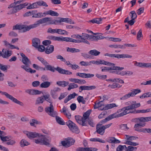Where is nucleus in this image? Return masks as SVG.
I'll return each mask as SVG.
<instances>
[{"mask_svg":"<svg viewBox=\"0 0 151 151\" xmlns=\"http://www.w3.org/2000/svg\"><path fill=\"white\" fill-rule=\"evenodd\" d=\"M37 2L33 3L32 4H30V5L27 6V9H31L36 8H37Z\"/></svg>","mask_w":151,"mask_h":151,"instance_id":"50","label":"nucleus"},{"mask_svg":"<svg viewBox=\"0 0 151 151\" xmlns=\"http://www.w3.org/2000/svg\"><path fill=\"white\" fill-rule=\"evenodd\" d=\"M121 86L119 85V84L118 83H114L112 85H109L108 87L112 89L115 88H120Z\"/></svg>","mask_w":151,"mask_h":151,"instance_id":"51","label":"nucleus"},{"mask_svg":"<svg viewBox=\"0 0 151 151\" xmlns=\"http://www.w3.org/2000/svg\"><path fill=\"white\" fill-rule=\"evenodd\" d=\"M44 14L45 15H50L52 16L58 17L59 16V14L58 13L52 10H49L44 12Z\"/></svg>","mask_w":151,"mask_h":151,"instance_id":"29","label":"nucleus"},{"mask_svg":"<svg viewBox=\"0 0 151 151\" xmlns=\"http://www.w3.org/2000/svg\"><path fill=\"white\" fill-rule=\"evenodd\" d=\"M129 106H125V110L126 115L129 113L137 114L140 113V110H137L134 111L131 110L139 107L140 106V104L139 103H136L135 101L129 102Z\"/></svg>","mask_w":151,"mask_h":151,"instance_id":"1","label":"nucleus"},{"mask_svg":"<svg viewBox=\"0 0 151 151\" xmlns=\"http://www.w3.org/2000/svg\"><path fill=\"white\" fill-rule=\"evenodd\" d=\"M61 89L59 87H55L53 89L51 90L50 94L52 97L54 99L56 98L58 96L57 92H60Z\"/></svg>","mask_w":151,"mask_h":151,"instance_id":"14","label":"nucleus"},{"mask_svg":"<svg viewBox=\"0 0 151 151\" xmlns=\"http://www.w3.org/2000/svg\"><path fill=\"white\" fill-rule=\"evenodd\" d=\"M0 93L2 95H5L7 98L10 99L13 102L18 104L21 106H23V104L22 102L18 100L17 99L14 98L12 96L9 95L7 92L0 91Z\"/></svg>","mask_w":151,"mask_h":151,"instance_id":"7","label":"nucleus"},{"mask_svg":"<svg viewBox=\"0 0 151 151\" xmlns=\"http://www.w3.org/2000/svg\"><path fill=\"white\" fill-rule=\"evenodd\" d=\"M54 47L52 45H50L46 47L45 53L47 54H49L52 53L54 51Z\"/></svg>","mask_w":151,"mask_h":151,"instance_id":"30","label":"nucleus"},{"mask_svg":"<svg viewBox=\"0 0 151 151\" xmlns=\"http://www.w3.org/2000/svg\"><path fill=\"white\" fill-rule=\"evenodd\" d=\"M44 100L43 96L38 97L36 101L35 104L37 105L40 104H42Z\"/></svg>","mask_w":151,"mask_h":151,"instance_id":"43","label":"nucleus"},{"mask_svg":"<svg viewBox=\"0 0 151 151\" xmlns=\"http://www.w3.org/2000/svg\"><path fill=\"white\" fill-rule=\"evenodd\" d=\"M25 92L31 95H36L40 94L42 92L36 89H27L25 91Z\"/></svg>","mask_w":151,"mask_h":151,"instance_id":"17","label":"nucleus"},{"mask_svg":"<svg viewBox=\"0 0 151 151\" xmlns=\"http://www.w3.org/2000/svg\"><path fill=\"white\" fill-rule=\"evenodd\" d=\"M149 97H151V92L144 93L142 96H140L139 98L140 99H143Z\"/></svg>","mask_w":151,"mask_h":151,"instance_id":"48","label":"nucleus"},{"mask_svg":"<svg viewBox=\"0 0 151 151\" xmlns=\"http://www.w3.org/2000/svg\"><path fill=\"white\" fill-rule=\"evenodd\" d=\"M28 3H25L23 4H21L19 5L16 6L18 11H19L23 8H24L25 6L28 5Z\"/></svg>","mask_w":151,"mask_h":151,"instance_id":"41","label":"nucleus"},{"mask_svg":"<svg viewBox=\"0 0 151 151\" xmlns=\"http://www.w3.org/2000/svg\"><path fill=\"white\" fill-rule=\"evenodd\" d=\"M125 139L128 140V141H132L134 139H136V138H138L137 137H135L134 136H130L126 135H125Z\"/></svg>","mask_w":151,"mask_h":151,"instance_id":"59","label":"nucleus"},{"mask_svg":"<svg viewBox=\"0 0 151 151\" xmlns=\"http://www.w3.org/2000/svg\"><path fill=\"white\" fill-rule=\"evenodd\" d=\"M44 13L38 12L37 14H33L32 16L33 18H41L44 17Z\"/></svg>","mask_w":151,"mask_h":151,"instance_id":"54","label":"nucleus"},{"mask_svg":"<svg viewBox=\"0 0 151 151\" xmlns=\"http://www.w3.org/2000/svg\"><path fill=\"white\" fill-rule=\"evenodd\" d=\"M26 134L27 137L30 139L37 138L42 136L41 134L35 132H27Z\"/></svg>","mask_w":151,"mask_h":151,"instance_id":"12","label":"nucleus"},{"mask_svg":"<svg viewBox=\"0 0 151 151\" xmlns=\"http://www.w3.org/2000/svg\"><path fill=\"white\" fill-rule=\"evenodd\" d=\"M145 123H136L134 125V128L135 129V131L140 132V131H141V129H139V127H144L145 125Z\"/></svg>","mask_w":151,"mask_h":151,"instance_id":"27","label":"nucleus"},{"mask_svg":"<svg viewBox=\"0 0 151 151\" xmlns=\"http://www.w3.org/2000/svg\"><path fill=\"white\" fill-rule=\"evenodd\" d=\"M56 70L60 74L66 75H70L72 74V73L69 70L63 69L58 67H57Z\"/></svg>","mask_w":151,"mask_h":151,"instance_id":"19","label":"nucleus"},{"mask_svg":"<svg viewBox=\"0 0 151 151\" xmlns=\"http://www.w3.org/2000/svg\"><path fill=\"white\" fill-rule=\"evenodd\" d=\"M65 41L76 43H80L81 42V41H80V40H76L69 37H65Z\"/></svg>","mask_w":151,"mask_h":151,"instance_id":"32","label":"nucleus"},{"mask_svg":"<svg viewBox=\"0 0 151 151\" xmlns=\"http://www.w3.org/2000/svg\"><path fill=\"white\" fill-rule=\"evenodd\" d=\"M57 33L59 35H64L65 34H67V32L65 30L57 29Z\"/></svg>","mask_w":151,"mask_h":151,"instance_id":"46","label":"nucleus"},{"mask_svg":"<svg viewBox=\"0 0 151 151\" xmlns=\"http://www.w3.org/2000/svg\"><path fill=\"white\" fill-rule=\"evenodd\" d=\"M50 85V82L48 81H45L40 84V87L42 88H47L49 87Z\"/></svg>","mask_w":151,"mask_h":151,"instance_id":"37","label":"nucleus"},{"mask_svg":"<svg viewBox=\"0 0 151 151\" xmlns=\"http://www.w3.org/2000/svg\"><path fill=\"white\" fill-rule=\"evenodd\" d=\"M24 25H18L17 24L16 25L14 26L13 27V30L19 29L22 30V28H23Z\"/></svg>","mask_w":151,"mask_h":151,"instance_id":"53","label":"nucleus"},{"mask_svg":"<svg viewBox=\"0 0 151 151\" xmlns=\"http://www.w3.org/2000/svg\"><path fill=\"white\" fill-rule=\"evenodd\" d=\"M91 113V111L90 110H88L86 112L84 113L83 114V117L88 119V117Z\"/></svg>","mask_w":151,"mask_h":151,"instance_id":"64","label":"nucleus"},{"mask_svg":"<svg viewBox=\"0 0 151 151\" xmlns=\"http://www.w3.org/2000/svg\"><path fill=\"white\" fill-rule=\"evenodd\" d=\"M87 119L88 120V119L82 117L81 121V123L80 125L83 126H87V125L86 123Z\"/></svg>","mask_w":151,"mask_h":151,"instance_id":"62","label":"nucleus"},{"mask_svg":"<svg viewBox=\"0 0 151 151\" xmlns=\"http://www.w3.org/2000/svg\"><path fill=\"white\" fill-rule=\"evenodd\" d=\"M102 20L101 18L99 19H93L91 20H90L89 22H92L93 23H97V24H99L100 23V22Z\"/></svg>","mask_w":151,"mask_h":151,"instance_id":"56","label":"nucleus"},{"mask_svg":"<svg viewBox=\"0 0 151 151\" xmlns=\"http://www.w3.org/2000/svg\"><path fill=\"white\" fill-rule=\"evenodd\" d=\"M67 51L70 52L72 53H74L76 52H80L81 51L80 50L74 48H70L67 47L66 48Z\"/></svg>","mask_w":151,"mask_h":151,"instance_id":"33","label":"nucleus"},{"mask_svg":"<svg viewBox=\"0 0 151 151\" xmlns=\"http://www.w3.org/2000/svg\"><path fill=\"white\" fill-rule=\"evenodd\" d=\"M34 24H32L28 26H26L24 25L23 28L22 29L21 31L22 32H24L26 31H29L31 29L35 28Z\"/></svg>","mask_w":151,"mask_h":151,"instance_id":"31","label":"nucleus"},{"mask_svg":"<svg viewBox=\"0 0 151 151\" xmlns=\"http://www.w3.org/2000/svg\"><path fill=\"white\" fill-rule=\"evenodd\" d=\"M81 36V40H80V41L82 42H81V43L83 42L89 45L90 44L89 42L86 40L91 39V35H89L87 34L82 33V35Z\"/></svg>","mask_w":151,"mask_h":151,"instance_id":"11","label":"nucleus"},{"mask_svg":"<svg viewBox=\"0 0 151 151\" xmlns=\"http://www.w3.org/2000/svg\"><path fill=\"white\" fill-rule=\"evenodd\" d=\"M75 142V139L71 137L66 139L65 140L61 142V144L63 146L66 147H68L74 144Z\"/></svg>","mask_w":151,"mask_h":151,"instance_id":"9","label":"nucleus"},{"mask_svg":"<svg viewBox=\"0 0 151 151\" xmlns=\"http://www.w3.org/2000/svg\"><path fill=\"white\" fill-rule=\"evenodd\" d=\"M147 120V118L146 117H142L133 119L132 121V122L135 123H137L139 122V123H141L147 122L146 121Z\"/></svg>","mask_w":151,"mask_h":151,"instance_id":"21","label":"nucleus"},{"mask_svg":"<svg viewBox=\"0 0 151 151\" xmlns=\"http://www.w3.org/2000/svg\"><path fill=\"white\" fill-rule=\"evenodd\" d=\"M32 45L36 48L40 45V40L38 38H35L32 39Z\"/></svg>","mask_w":151,"mask_h":151,"instance_id":"28","label":"nucleus"},{"mask_svg":"<svg viewBox=\"0 0 151 151\" xmlns=\"http://www.w3.org/2000/svg\"><path fill=\"white\" fill-rule=\"evenodd\" d=\"M104 56H109L111 58H116L118 59L121 58H131L132 56L127 54H115L106 53L104 54Z\"/></svg>","mask_w":151,"mask_h":151,"instance_id":"6","label":"nucleus"},{"mask_svg":"<svg viewBox=\"0 0 151 151\" xmlns=\"http://www.w3.org/2000/svg\"><path fill=\"white\" fill-rule=\"evenodd\" d=\"M45 68L47 70H49L51 71L52 72H54L55 70H56V68H55L54 67L52 66L51 65H47L46 66Z\"/></svg>","mask_w":151,"mask_h":151,"instance_id":"45","label":"nucleus"},{"mask_svg":"<svg viewBox=\"0 0 151 151\" xmlns=\"http://www.w3.org/2000/svg\"><path fill=\"white\" fill-rule=\"evenodd\" d=\"M22 62L24 65H27L31 64L30 61L27 57L22 59Z\"/></svg>","mask_w":151,"mask_h":151,"instance_id":"58","label":"nucleus"},{"mask_svg":"<svg viewBox=\"0 0 151 151\" xmlns=\"http://www.w3.org/2000/svg\"><path fill=\"white\" fill-rule=\"evenodd\" d=\"M124 69V67H120L117 66H114L112 67H104V68H102L101 71L104 72L106 70H122Z\"/></svg>","mask_w":151,"mask_h":151,"instance_id":"16","label":"nucleus"},{"mask_svg":"<svg viewBox=\"0 0 151 151\" xmlns=\"http://www.w3.org/2000/svg\"><path fill=\"white\" fill-rule=\"evenodd\" d=\"M90 140L91 141L99 142H101L102 143H104L105 142L104 140H103L102 139H100L99 138H91L90 139Z\"/></svg>","mask_w":151,"mask_h":151,"instance_id":"47","label":"nucleus"},{"mask_svg":"<svg viewBox=\"0 0 151 151\" xmlns=\"http://www.w3.org/2000/svg\"><path fill=\"white\" fill-rule=\"evenodd\" d=\"M12 7H13V8L11 10L10 13L11 14L14 13L18 11L17 8H16V7L15 6V5H14V4H11L10 6H9L8 8H10Z\"/></svg>","mask_w":151,"mask_h":151,"instance_id":"35","label":"nucleus"},{"mask_svg":"<svg viewBox=\"0 0 151 151\" xmlns=\"http://www.w3.org/2000/svg\"><path fill=\"white\" fill-rule=\"evenodd\" d=\"M45 112L50 116L53 117H55L57 115V112L54 111V107L52 103L50 105V106H47L45 109Z\"/></svg>","mask_w":151,"mask_h":151,"instance_id":"8","label":"nucleus"},{"mask_svg":"<svg viewBox=\"0 0 151 151\" xmlns=\"http://www.w3.org/2000/svg\"><path fill=\"white\" fill-rule=\"evenodd\" d=\"M36 48L40 52H44L45 49L44 46L43 45H40Z\"/></svg>","mask_w":151,"mask_h":151,"instance_id":"63","label":"nucleus"},{"mask_svg":"<svg viewBox=\"0 0 151 151\" xmlns=\"http://www.w3.org/2000/svg\"><path fill=\"white\" fill-rule=\"evenodd\" d=\"M117 106L115 104L112 103L107 104L105 106L104 109L105 110H108L109 109H112L115 107H117Z\"/></svg>","mask_w":151,"mask_h":151,"instance_id":"39","label":"nucleus"},{"mask_svg":"<svg viewBox=\"0 0 151 151\" xmlns=\"http://www.w3.org/2000/svg\"><path fill=\"white\" fill-rule=\"evenodd\" d=\"M66 124L72 132L76 134L80 132L79 130L76 125L70 120L67 122Z\"/></svg>","mask_w":151,"mask_h":151,"instance_id":"5","label":"nucleus"},{"mask_svg":"<svg viewBox=\"0 0 151 151\" xmlns=\"http://www.w3.org/2000/svg\"><path fill=\"white\" fill-rule=\"evenodd\" d=\"M75 117L76 122L80 124L82 117L79 115H76Z\"/></svg>","mask_w":151,"mask_h":151,"instance_id":"61","label":"nucleus"},{"mask_svg":"<svg viewBox=\"0 0 151 151\" xmlns=\"http://www.w3.org/2000/svg\"><path fill=\"white\" fill-rule=\"evenodd\" d=\"M32 66H33V68L35 69H36L37 70H45V68L40 67L39 65H38L35 64H33L32 65Z\"/></svg>","mask_w":151,"mask_h":151,"instance_id":"55","label":"nucleus"},{"mask_svg":"<svg viewBox=\"0 0 151 151\" xmlns=\"http://www.w3.org/2000/svg\"><path fill=\"white\" fill-rule=\"evenodd\" d=\"M76 150L77 151H96L97 150V149L95 148L79 147Z\"/></svg>","mask_w":151,"mask_h":151,"instance_id":"22","label":"nucleus"},{"mask_svg":"<svg viewBox=\"0 0 151 151\" xmlns=\"http://www.w3.org/2000/svg\"><path fill=\"white\" fill-rule=\"evenodd\" d=\"M125 115L126 114L124 107L122 109H118L116 112L110 115L107 117L109 121L114 118L121 117Z\"/></svg>","mask_w":151,"mask_h":151,"instance_id":"4","label":"nucleus"},{"mask_svg":"<svg viewBox=\"0 0 151 151\" xmlns=\"http://www.w3.org/2000/svg\"><path fill=\"white\" fill-rule=\"evenodd\" d=\"M99 126L100 127L101 126L99 124H97L96 126V131L95 132H97L98 134L102 135L104 133L105 130L102 126L101 127Z\"/></svg>","mask_w":151,"mask_h":151,"instance_id":"25","label":"nucleus"},{"mask_svg":"<svg viewBox=\"0 0 151 151\" xmlns=\"http://www.w3.org/2000/svg\"><path fill=\"white\" fill-rule=\"evenodd\" d=\"M49 19L48 20V24L61 25L62 22L72 23V20L68 18L58 17V19H52L51 17H49Z\"/></svg>","mask_w":151,"mask_h":151,"instance_id":"2","label":"nucleus"},{"mask_svg":"<svg viewBox=\"0 0 151 151\" xmlns=\"http://www.w3.org/2000/svg\"><path fill=\"white\" fill-rule=\"evenodd\" d=\"M49 38L53 40L58 41H65V37H64L63 36L58 37L51 35L49 36Z\"/></svg>","mask_w":151,"mask_h":151,"instance_id":"20","label":"nucleus"},{"mask_svg":"<svg viewBox=\"0 0 151 151\" xmlns=\"http://www.w3.org/2000/svg\"><path fill=\"white\" fill-rule=\"evenodd\" d=\"M88 53L92 55L97 56L100 54V52L94 49L89 51Z\"/></svg>","mask_w":151,"mask_h":151,"instance_id":"36","label":"nucleus"},{"mask_svg":"<svg viewBox=\"0 0 151 151\" xmlns=\"http://www.w3.org/2000/svg\"><path fill=\"white\" fill-rule=\"evenodd\" d=\"M2 57L4 58H8L12 55V51L9 50H5L4 49L2 50Z\"/></svg>","mask_w":151,"mask_h":151,"instance_id":"23","label":"nucleus"},{"mask_svg":"<svg viewBox=\"0 0 151 151\" xmlns=\"http://www.w3.org/2000/svg\"><path fill=\"white\" fill-rule=\"evenodd\" d=\"M37 5L39 6H43L45 7H47L48 5L47 3L43 1H40L37 2Z\"/></svg>","mask_w":151,"mask_h":151,"instance_id":"57","label":"nucleus"},{"mask_svg":"<svg viewBox=\"0 0 151 151\" xmlns=\"http://www.w3.org/2000/svg\"><path fill=\"white\" fill-rule=\"evenodd\" d=\"M9 65H4L0 63V69L4 71H6L8 69L10 68Z\"/></svg>","mask_w":151,"mask_h":151,"instance_id":"38","label":"nucleus"},{"mask_svg":"<svg viewBox=\"0 0 151 151\" xmlns=\"http://www.w3.org/2000/svg\"><path fill=\"white\" fill-rule=\"evenodd\" d=\"M96 87L95 86H81L79 87V91L80 92H81L83 90H90L95 89Z\"/></svg>","mask_w":151,"mask_h":151,"instance_id":"13","label":"nucleus"},{"mask_svg":"<svg viewBox=\"0 0 151 151\" xmlns=\"http://www.w3.org/2000/svg\"><path fill=\"white\" fill-rule=\"evenodd\" d=\"M107 142L111 143H119L120 141L114 137H110L106 139Z\"/></svg>","mask_w":151,"mask_h":151,"instance_id":"26","label":"nucleus"},{"mask_svg":"<svg viewBox=\"0 0 151 151\" xmlns=\"http://www.w3.org/2000/svg\"><path fill=\"white\" fill-rule=\"evenodd\" d=\"M69 83L68 82L65 81H58L56 82V84L58 85L63 87L68 86Z\"/></svg>","mask_w":151,"mask_h":151,"instance_id":"34","label":"nucleus"},{"mask_svg":"<svg viewBox=\"0 0 151 151\" xmlns=\"http://www.w3.org/2000/svg\"><path fill=\"white\" fill-rule=\"evenodd\" d=\"M49 19V17H46L44 18L40 19L38 21H36L35 23L33 24L34 25L35 27H38L40 24H42L43 23L47 22L48 19Z\"/></svg>","mask_w":151,"mask_h":151,"instance_id":"15","label":"nucleus"},{"mask_svg":"<svg viewBox=\"0 0 151 151\" xmlns=\"http://www.w3.org/2000/svg\"><path fill=\"white\" fill-rule=\"evenodd\" d=\"M141 92V90L138 89H134L131 92L126 94L120 99L121 100H124L130 98L131 96L133 97L137 93Z\"/></svg>","mask_w":151,"mask_h":151,"instance_id":"10","label":"nucleus"},{"mask_svg":"<svg viewBox=\"0 0 151 151\" xmlns=\"http://www.w3.org/2000/svg\"><path fill=\"white\" fill-rule=\"evenodd\" d=\"M69 87L68 88V91H70L71 89L76 88L78 87L77 84L75 83H70L69 85Z\"/></svg>","mask_w":151,"mask_h":151,"instance_id":"44","label":"nucleus"},{"mask_svg":"<svg viewBox=\"0 0 151 151\" xmlns=\"http://www.w3.org/2000/svg\"><path fill=\"white\" fill-rule=\"evenodd\" d=\"M77 100L79 103H82L83 104H85L86 101L83 96H79L77 98Z\"/></svg>","mask_w":151,"mask_h":151,"instance_id":"49","label":"nucleus"},{"mask_svg":"<svg viewBox=\"0 0 151 151\" xmlns=\"http://www.w3.org/2000/svg\"><path fill=\"white\" fill-rule=\"evenodd\" d=\"M69 80L71 82L74 83H78L81 85L83 84L86 83V81L83 79H79L76 78H70Z\"/></svg>","mask_w":151,"mask_h":151,"instance_id":"18","label":"nucleus"},{"mask_svg":"<svg viewBox=\"0 0 151 151\" xmlns=\"http://www.w3.org/2000/svg\"><path fill=\"white\" fill-rule=\"evenodd\" d=\"M55 117H56V120L57 122L61 125H64L65 122H64L62 119L58 116H57V115Z\"/></svg>","mask_w":151,"mask_h":151,"instance_id":"42","label":"nucleus"},{"mask_svg":"<svg viewBox=\"0 0 151 151\" xmlns=\"http://www.w3.org/2000/svg\"><path fill=\"white\" fill-rule=\"evenodd\" d=\"M20 144L21 147H23L29 145V143L26 140L22 139L20 142Z\"/></svg>","mask_w":151,"mask_h":151,"instance_id":"40","label":"nucleus"},{"mask_svg":"<svg viewBox=\"0 0 151 151\" xmlns=\"http://www.w3.org/2000/svg\"><path fill=\"white\" fill-rule=\"evenodd\" d=\"M125 144L133 146H136L139 145V143L137 142H134L130 141H127Z\"/></svg>","mask_w":151,"mask_h":151,"instance_id":"52","label":"nucleus"},{"mask_svg":"<svg viewBox=\"0 0 151 151\" xmlns=\"http://www.w3.org/2000/svg\"><path fill=\"white\" fill-rule=\"evenodd\" d=\"M103 64L108 66H114L115 64L104 60H99L98 61L97 65Z\"/></svg>","mask_w":151,"mask_h":151,"instance_id":"24","label":"nucleus"},{"mask_svg":"<svg viewBox=\"0 0 151 151\" xmlns=\"http://www.w3.org/2000/svg\"><path fill=\"white\" fill-rule=\"evenodd\" d=\"M38 137L39 138L38 139L34 140V142L36 144L47 146L50 145L51 140L50 138L46 137L45 135H42Z\"/></svg>","mask_w":151,"mask_h":151,"instance_id":"3","label":"nucleus"},{"mask_svg":"<svg viewBox=\"0 0 151 151\" xmlns=\"http://www.w3.org/2000/svg\"><path fill=\"white\" fill-rule=\"evenodd\" d=\"M96 76L99 79H105L107 78L106 75H101L98 73L96 74Z\"/></svg>","mask_w":151,"mask_h":151,"instance_id":"60","label":"nucleus"}]
</instances>
